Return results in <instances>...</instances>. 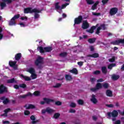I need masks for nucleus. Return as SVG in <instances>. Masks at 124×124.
<instances>
[{"instance_id": "f257e3e1", "label": "nucleus", "mask_w": 124, "mask_h": 124, "mask_svg": "<svg viewBox=\"0 0 124 124\" xmlns=\"http://www.w3.org/2000/svg\"><path fill=\"white\" fill-rule=\"evenodd\" d=\"M33 12H39L37 10V9L34 8L32 9V8L31 7H28L24 9V13L26 14H28V13H30L31 14L33 13Z\"/></svg>"}, {"instance_id": "f03ea898", "label": "nucleus", "mask_w": 124, "mask_h": 124, "mask_svg": "<svg viewBox=\"0 0 124 124\" xmlns=\"http://www.w3.org/2000/svg\"><path fill=\"white\" fill-rule=\"evenodd\" d=\"M82 21L83 16H79L78 17L75 18L74 26H75V25H80Z\"/></svg>"}, {"instance_id": "7ed1b4c3", "label": "nucleus", "mask_w": 124, "mask_h": 124, "mask_svg": "<svg viewBox=\"0 0 124 124\" xmlns=\"http://www.w3.org/2000/svg\"><path fill=\"white\" fill-rule=\"evenodd\" d=\"M43 100H44V101H41L40 104H41V105H44V104H45V103H46V104H50V102H55V100L52 99H50V98H43Z\"/></svg>"}, {"instance_id": "20e7f679", "label": "nucleus", "mask_w": 124, "mask_h": 124, "mask_svg": "<svg viewBox=\"0 0 124 124\" xmlns=\"http://www.w3.org/2000/svg\"><path fill=\"white\" fill-rule=\"evenodd\" d=\"M118 115L119 113L116 110L112 111V112H108V116L109 118H111V117H112V118H117Z\"/></svg>"}, {"instance_id": "39448f33", "label": "nucleus", "mask_w": 124, "mask_h": 124, "mask_svg": "<svg viewBox=\"0 0 124 124\" xmlns=\"http://www.w3.org/2000/svg\"><path fill=\"white\" fill-rule=\"evenodd\" d=\"M8 93L7 87H6L3 84H1L0 85V94H2V93Z\"/></svg>"}, {"instance_id": "423d86ee", "label": "nucleus", "mask_w": 124, "mask_h": 124, "mask_svg": "<svg viewBox=\"0 0 124 124\" xmlns=\"http://www.w3.org/2000/svg\"><path fill=\"white\" fill-rule=\"evenodd\" d=\"M43 63V58L41 57V56L38 57L37 59L35 61L34 63L35 65L36 66H38L39 64Z\"/></svg>"}, {"instance_id": "0eeeda50", "label": "nucleus", "mask_w": 124, "mask_h": 124, "mask_svg": "<svg viewBox=\"0 0 124 124\" xmlns=\"http://www.w3.org/2000/svg\"><path fill=\"white\" fill-rule=\"evenodd\" d=\"M118 10H119L117 7L112 8L109 11V15H110V16H114V15H116V14L118 13Z\"/></svg>"}, {"instance_id": "6e6552de", "label": "nucleus", "mask_w": 124, "mask_h": 124, "mask_svg": "<svg viewBox=\"0 0 124 124\" xmlns=\"http://www.w3.org/2000/svg\"><path fill=\"white\" fill-rule=\"evenodd\" d=\"M89 27H90V24L88 22L87 20H84L83 21V22L82 23V29L83 30H87V29H88Z\"/></svg>"}, {"instance_id": "1a4fd4ad", "label": "nucleus", "mask_w": 124, "mask_h": 124, "mask_svg": "<svg viewBox=\"0 0 124 124\" xmlns=\"http://www.w3.org/2000/svg\"><path fill=\"white\" fill-rule=\"evenodd\" d=\"M87 58H93L94 59H96V58L99 57V54L97 53H94L93 54H90L87 55Z\"/></svg>"}, {"instance_id": "9d476101", "label": "nucleus", "mask_w": 124, "mask_h": 124, "mask_svg": "<svg viewBox=\"0 0 124 124\" xmlns=\"http://www.w3.org/2000/svg\"><path fill=\"white\" fill-rule=\"evenodd\" d=\"M27 96H32V94L31 92H29L26 94L19 95L18 97L19 98H26Z\"/></svg>"}, {"instance_id": "9b49d317", "label": "nucleus", "mask_w": 124, "mask_h": 124, "mask_svg": "<svg viewBox=\"0 0 124 124\" xmlns=\"http://www.w3.org/2000/svg\"><path fill=\"white\" fill-rule=\"evenodd\" d=\"M91 101L93 103V104H96L97 102V99L95 98V95L93 94L92 95V98L91 99Z\"/></svg>"}, {"instance_id": "f8f14e48", "label": "nucleus", "mask_w": 124, "mask_h": 124, "mask_svg": "<svg viewBox=\"0 0 124 124\" xmlns=\"http://www.w3.org/2000/svg\"><path fill=\"white\" fill-rule=\"evenodd\" d=\"M24 108H26V109H34L35 108V106L32 105V104H29L28 106V105H25L24 106Z\"/></svg>"}, {"instance_id": "ddd939ff", "label": "nucleus", "mask_w": 124, "mask_h": 124, "mask_svg": "<svg viewBox=\"0 0 124 124\" xmlns=\"http://www.w3.org/2000/svg\"><path fill=\"white\" fill-rule=\"evenodd\" d=\"M21 58H22V54L21 53H17L15 57L16 61H17V62L21 60Z\"/></svg>"}, {"instance_id": "4468645a", "label": "nucleus", "mask_w": 124, "mask_h": 124, "mask_svg": "<svg viewBox=\"0 0 124 124\" xmlns=\"http://www.w3.org/2000/svg\"><path fill=\"white\" fill-rule=\"evenodd\" d=\"M0 100H3V104H7L8 102H9V100L8 99L6 98L5 97L2 96L0 98Z\"/></svg>"}, {"instance_id": "2eb2a0df", "label": "nucleus", "mask_w": 124, "mask_h": 124, "mask_svg": "<svg viewBox=\"0 0 124 124\" xmlns=\"http://www.w3.org/2000/svg\"><path fill=\"white\" fill-rule=\"evenodd\" d=\"M44 49L45 52H49L53 50V47H52V46H46V47H44Z\"/></svg>"}, {"instance_id": "dca6fc26", "label": "nucleus", "mask_w": 124, "mask_h": 124, "mask_svg": "<svg viewBox=\"0 0 124 124\" xmlns=\"http://www.w3.org/2000/svg\"><path fill=\"white\" fill-rule=\"evenodd\" d=\"M106 95L107 96H108L109 97H112L113 96V93L111 90H108L106 91Z\"/></svg>"}, {"instance_id": "f3484780", "label": "nucleus", "mask_w": 124, "mask_h": 124, "mask_svg": "<svg viewBox=\"0 0 124 124\" xmlns=\"http://www.w3.org/2000/svg\"><path fill=\"white\" fill-rule=\"evenodd\" d=\"M37 11H38V12H33V13H34V19H38V18H39V16H40L39 15V14H38V13H41V11H40L39 10H37Z\"/></svg>"}, {"instance_id": "a211bd4d", "label": "nucleus", "mask_w": 124, "mask_h": 124, "mask_svg": "<svg viewBox=\"0 0 124 124\" xmlns=\"http://www.w3.org/2000/svg\"><path fill=\"white\" fill-rule=\"evenodd\" d=\"M46 112L48 113V114H52L53 113H55L56 112V110L50 108H46Z\"/></svg>"}, {"instance_id": "6ab92c4d", "label": "nucleus", "mask_w": 124, "mask_h": 124, "mask_svg": "<svg viewBox=\"0 0 124 124\" xmlns=\"http://www.w3.org/2000/svg\"><path fill=\"white\" fill-rule=\"evenodd\" d=\"M119 78H120V76L117 75H115V74L112 75V76L111 77V78L114 81H117V80L119 79Z\"/></svg>"}, {"instance_id": "aec40b11", "label": "nucleus", "mask_w": 124, "mask_h": 124, "mask_svg": "<svg viewBox=\"0 0 124 124\" xmlns=\"http://www.w3.org/2000/svg\"><path fill=\"white\" fill-rule=\"evenodd\" d=\"M35 116H34V115H31L30 117V119L32 121L31 122V124H36V123H37V121H35Z\"/></svg>"}, {"instance_id": "412c9836", "label": "nucleus", "mask_w": 124, "mask_h": 124, "mask_svg": "<svg viewBox=\"0 0 124 124\" xmlns=\"http://www.w3.org/2000/svg\"><path fill=\"white\" fill-rule=\"evenodd\" d=\"M98 3H99V1H96V2L92 6V10H95V9H96L97 5H98Z\"/></svg>"}, {"instance_id": "4be33fe9", "label": "nucleus", "mask_w": 124, "mask_h": 124, "mask_svg": "<svg viewBox=\"0 0 124 124\" xmlns=\"http://www.w3.org/2000/svg\"><path fill=\"white\" fill-rule=\"evenodd\" d=\"M88 41L89 43H90L91 44H93V43H94L96 41V38H89L88 40Z\"/></svg>"}, {"instance_id": "5701e85b", "label": "nucleus", "mask_w": 124, "mask_h": 124, "mask_svg": "<svg viewBox=\"0 0 124 124\" xmlns=\"http://www.w3.org/2000/svg\"><path fill=\"white\" fill-rule=\"evenodd\" d=\"M69 72L70 73H73V74H78V70H77V69L74 68L73 69L69 71Z\"/></svg>"}, {"instance_id": "b1692460", "label": "nucleus", "mask_w": 124, "mask_h": 124, "mask_svg": "<svg viewBox=\"0 0 124 124\" xmlns=\"http://www.w3.org/2000/svg\"><path fill=\"white\" fill-rule=\"evenodd\" d=\"M20 76L21 77H22V78H23L24 80H25V81H31V78L29 77H26L23 74L20 75Z\"/></svg>"}, {"instance_id": "393cba45", "label": "nucleus", "mask_w": 124, "mask_h": 124, "mask_svg": "<svg viewBox=\"0 0 124 124\" xmlns=\"http://www.w3.org/2000/svg\"><path fill=\"white\" fill-rule=\"evenodd\" d=\"M65 78L66 81H71L72 80V77L70 75H66Z\"/></svg>"}, {"instance_id": "a878e982", "label": "nucleus", "mask_w": 124, "mask_h": 124, "mask_svg": "<svg viewBox=\"0 0 124 124\" xmlns=\"http://www.w3.org/2000/svg\"><path fill=\"white\" fill-rule=\"evenodd\" d=\"M28 72H29V73H30V74H32L33 73H35V70H34V69L33 68H30L28 70Z\"/></svg>"}, {"instance_id": "bb28decb", "label": "nucleus", "mask_w": 124, "mask_h": 124, "mask_svg": "<svg viewBox=\"0 0 124 124\" xmlns=\"http://www.w3.org/2000/svg\"><path fill=\"white\" fill-rule=\"evenodd\" d=\"M94 30H95V27L92 26L90 29L87 31L88 32H90V33H93Z\"/></svg>"}, {"instance_id": "cd10ccee", "label": "nucleus", "mask_w": 124, "mask_h": 124, "mask_svg": "<svg viewBox=\"0 0 124 124\" xmlns=\"http://www.w3.org/2000/svg\"><path fill=\"white\" fill-rule=\"evenodd\" d=\"M102 72L104 74H106L107 73V68L106 66H103L101 68Z\"/></svg>"}, {"instance_id": "c85d7f7f", "label": "nucleus", "mask_w": 124, "mask_h": 124, "mask_svg": "<svg viewBox=\"0 0 124 124\" xmlns=\"http://www.w3.org/2000/svg\"><path fill=\"white\" fill-rule=\"evenodd\" d=\"M17 63V62L16 61H10L9 62V64L10 65V66H11V67H13V66H14V65H15V64H16Z\"/></svg>"}, {"instance_id": "c756f323", "label": "nucleus", "mask_w": 124, "mask_h": 124, "mask_svg": "<svg viewBox=\"0 0 124 124\" xmlns=\"http://www.w3.org/2000/svg\"><path fill=\"white\" fill-rule=\"evenodd\" d=\"M95 88H96L97 90L102 89V85L101 84V83L98 82L96 84Z\"/></svg>"}, {"instance_id": "7c9ffc66", "label": "nucleus", "mask_w": 124, "mask_h": 124, "mask_svg": "<svg viewBox=\"0 0 124 124\" xmlns=\"http://www.w3.org/2000/svg\"><path fill=\"white\" fill-rule=\"evenodd\" d=\"M59 4H60L59 2L55 3V7L56 10H59V9H60L61 10V6L59 5Z\"/></svg>"}, {"instance_id": "2f4dec72", "label": "nucleus", "mask_w": 124, "mask_h": 124, "mask_svg": "<svg viewBox=\"0 0 124 124\" xmlns=\"http://www.w3.org/2000/svg\"><path fill=\"white\" fill-rule=\"evenodd\" d=\"M115 66H116V63H112L109 64L108 66V69H112V68H113V67H114Z\"/></svg>"}, {"instance_id": "473e14b6", "label": "nucleus", "mask_w": 124, "mask_h": 124, "mask_svg": "<svg viewBox=\"0 0 124 124\" xmlns=\"http://www.w3.org/2000/svg\"><path fill=\"white\" fill-rule=\"evenodd\" d=\"M37 49L40 51V53H44L45 52L44 48H43V47L42 46H38Z\"/></svg>"}, {"instance_id": "72a5a7b5", "label": "nucleus", "mask_w": 124, "mask_h": 124, "mask_svg": "<svg viewBox=\"0 0 124 124\" xmlns=\"http://www.w3.org/2000/svg\"><path fill=\"white\" fill-rule=\"evenodd\" d=\"M16 22H15V20L13 19L12 18L9 22V26H13V25H16Z\"/></svg>"}, {"instance_id": "f704fd0d", "label": "nucleus", "mask_w": 124, "mask_h": 124, "mask_svg": "<svg viewBox=\"0 0 124 124\" xmlns=\"http://www.w3.org/2000/svg\"><path fill=\"white\" fill-rule=\"evenodd\" d=\"M61 116V114L60 113H55L53 115V118L56 120H57L59 118H60Z\"/></svg>"}, {"instance_id": "c9c22d12", "label": "nucleus", "mask_w": 124, "mask_h": 124, "mask_svg": "<svg viewBox=\"0 0 124 124\" xmlns=\"http://www.w3.org/2000/svg\"><path fill=\"white\" fill-rule=\"evenodd\" d=\"M14 82H15V78H13L10 79H8L7 81V83L8 84H13V83H14Z\"/></svg>"}, {"instance_id": "e433bc0d", "label": "nucleus", "mask_w": 124, "mask_h": 124, "mask_svg": "<svg viewBox=\"0 0 124 124\" xmlns=\"http://www.w3.org/2000/svg\"><path fill=\"white\" fill-rule=\"evenodd\" d=\"M60 57H62V58H64L67 56V52H63L60 54L59 55Z\"/></svg>"}, {"instance_id": "4c0bfd02", "label": "nucleus", "mask_w": 124, "mask_h": 124, "mask_svg": "<svg viewBox=\"0 0 124 124\" xmlns=\"http://www.w3.org/2000/svg\"><path fill=\"white\" fill-rule=\"evenodd\" d=\"M20 18V14L16 15L12 17V19L15 21L16 19H19Z\"/></svg>"}, {"instance_id": "58836bf2", "label": "nucleus", "mask_w": 124, "mask_h": 124, "mask_svg": "<svg viewBox=\"0 0 124 124\" xmlns=\"http://www.w3.org/2000/svg\"><path fill=\"white\" fill-rule=\"evenodd\" d=\"M0 6L1 7V9H3L4 7L6 6V3H5L4 2H1L0 4Z\"/></svg>"}, {"instance_id": "ea45409f", "label": "nucleus", "mask_w": 124, "mask_h": 124, "mask_svg": "<svg viewBox=\"0 0 124 124\" xmlns=\"http://www.w3.org/2000/svg\"><path fill=\"white\" fill-rule=\"evenodd\" d=\"M1 0L3 2L7 3V4H9L10 3H12V0Z\"/></svg>"}, {"instance_id": "a19ab883", "label": "nucleus", "mask_w": 124, "mask_h": 124, "mask_svg": "<svg viewBox=\"0 0 124 124\" xmlns=\"http://www.w3.org/2000/svg\"><path fill=\"white\" fill-rule=\"evenodd\" d=\"M69 5V3H65V4H62L61 8V10H62V9H63V8H65L66 6H67V5Z\"/></svg>"}, {"instance_id": "79ce46f5", "label": "nucleus", "mask_w": 124, "mask_h": 124, "mask_svg": "<svg viewBox=\"0 0 124 124\" xmlns=\"http://www.w3.org/2000/svg\"><path fill=\"white\" fill-rule=\"evenodd\" d=\"M31 77L32 79H34L37 78V76L36 75L35 73H34L31 74Z\"/></svg>"}, {"instance_id": "37998d69", "label": "nucleus", "mask_w": 124, "mask_h": 124, "mask_svg": "<svg viewBox=\"0 0 124 124\" xmlns=\"http://www.w3.org/2000/svg\"><path fill=\"white\" fill-rule=\"evenodd\" d=\"M100 28H101V30H103V31H105V30H106V26L105 24H101Z\"/></svg>"}, {"instance_id": "c03bdc74", "label": "nucleus", "mask_w": 124, "mask_h": 124, "mask_svg": "<svg viewBox=\"0 0 124 124\" xmlns=\"http://www.w3.org/2000/svg\"><path fill=\"white\" fill-rule=\"evenodd\" d=\"M86 1L88 4H89L90 5L93 4V3H94V2L92 0H86Z\"/></svg>"}, {"instance_id": "a18cd8bd", "label": "nucleus", "mask_w": 124, "mask_h": 124, "mask_svg": "<svg viewBox=\"0 0 124 124\" xmlns=\"http://www.w3.org/2000/svg\"><path fill=\"white\" fill-rule=\"evenodd\" d=\"M78 103L79 105H83L84 101H83V100L79 99L78 101Z\"/></svg>"}, {"instance_id": "49530a36", "label": "nucleus", "mask_w": 124, "mask_h": 124, "mask_svg": "<svg viewBox=\"0 0 124 124\" xmlns=\"http://www.w3.org/2000/svg\"><path fill=\"white\" fill-rule=\"evenodd\" d=\"M103 87L104 88V89H107L108 88H109V83H105L103 84Z\"/></svg>"}, {"instance_id": "de8ad7c7", "label": "nucleus", "mask_w": 124, "mask_h": 124, "mask_svg": "<svg viewBox=\"0 0 124 124\" xmlns=\"http://www.w3.org/2000/svg\"><path fill=\"white\" fill-rule=\"evenodd\" d=\"M101 27H97V30H96V32H95V33L96 34H98L99 33H100V30H101Z\"/></svg>"}, {"instance_id": "09e8293b", "label": "nucleus", "mask_w": 124, "mask_h": 124, "mask_svg": "<svg viewBox=\"0 0 124 124\" xmlns=\"http://www.w3.org/2000/svg\"><path fill=\"white\" fill-rule=\"evenodd\" d=\"M19 87L22 88V89H26V88H27V85L25 83L21 84L19 85Z\"/></svg>"}, {"instance_id": "8fccbe9b", "label": "nucleus", "mask_w": 124, "mask_h": 124, "mask_svg": "<svg viewBox=\"0 0 124 124\" xmlns=\"http://www.w3.org/2000/svg\"><path fill=\"white\" fill-rule=\"evenodd\" d=\"M55 105H57V106H61V105H62V102L60 101H58L55 102Z\"/></svg>"}, {"instance_id": "3c124183", "label": "nucleus", "mask_w": 124, "mask_h": 124, "mask_svg": "<svg viewBox=\"0 0 124 124\" xmlns=\"http://www.w3.org/2000/svg\"><path fill=\"white\" fill-rule=\"evenodd\" d=\"M33 94L35 96H38V95H40V93L39 91H35Z\"/></svg>"}, {"instance_id": "603ef678", "label": "nucleus", "mask_w": 124, "mask_h": 124, "mask_svg": "<svg viewBox=\"0 0 124 124\" xmlns=\"http://www.w3.org/2000/svg\"><path fill=\"white\" fill-rule=\"evenodd\" d=\"M70 106L72 108H75V107H76V104H75V103L72 102L71 103Z\"/></svg>"}, {"instance_id": "864d4df0", "label": "nucleus", "mask_w": 124, "mask_h": 124, "mask_svg": "<svg viewBox=\"0 0 124 124\" xmlns=\"http://www.w3.org/2000/svg\"><path fill=\"white\" fill-rule=\"evenodd\" d=\"M108 62H115V57H113L112 58L109 59Z\"/></svg>"}, {"instance_id": "5fc2aeb1", "label": "nucleus", "mask_w": 124, "mask_h": 124, "mask_svg": "<svg viewBox=\"0 0 124 124\" xmlns=\"http://www.w3.org/2000/svg\"><path fill=\"white\" fill-rule=\"evenodd\" d=\"M30 114H31V112H30V111H29V110H25L24 111L25 116H29V115H30Z\"/></svg>"}, {"instance_id": "6e6d98bb", "label": "nucleus", "mask_w": 124, "mask_h": 124, "mask_svg": "<svg viewBox=\"0 0 124 124\" xmlns=\"http://www.w3.org/2000/svg\"><path fill=\"white\" fill-rule=\"evenodd\" d=\"M93 74L94 75H97V74H100V71L96 70L93 72Z\"/></svg>"}, {"instance_id": "4d7b16f0", "label": "nucleus", "mask_w": 124, "mask_h": 124, "mask_svg": "<svg viewBox=\"0 0 124 124\" xmlns=\"http://www.w3.org/2000/svg\"><path fill=\"white\" fill-rule=\"evenodd\" d=\"M108 1H109V0H102L103 5H105V4L108 3Z\"/></svg>"}, {"instance_id": "13d9d810", "label": "nucleus", "mask_w": 124, "mask_h": 124, "mask_svg": "<svg viewBox=\"0 0 124 124\" xmlns=\"http://www.w3.org/2000/svg\"><path fill=\"white\" fill-rule=\"evenodd\" d=\"M10 111H11V108H8L6 109H5L4 110V113H5L6 114H7V113H8V112H10Z\"/></svg>"}, {"instance_id": "bf43d9fd", "label": "nucleus", "mask_w": 124, "mask_h": 124, "mask_svg": "<svg viewBox=\"0 0 124 124\" xmlns=\"http://www.w3.org/2000/svg\"><path fill=\"white\" fill-rule=\"evenodd\" d=\"M92 14L94 16H99V15H100V13H95V12H93Z\"/></svg>"}, {"instance_id": "052dcab7", "label": "nucleus", "mask_w": 124, "mask_h": 124, "mask_svg": "<svg viewBox=\"0 0 124 124\" xmlns=\"http://www.w3.org/2000/svg\"><path fill=\"white\" fill-rule=\"evenodd\" d=\"M62 86V84L60 83H57L55 86H54V88H60Z\"/></svg>"}, {"instance_id": "680f3d73", "label": "nucleus", "mask_w": 124, "mask_h": 124, "mask_svg": "<svg viewBox=\"0 0 124 124\" xmlns=\"http://www.w3.org/2000/svg\"><path fill=\"white\" fill-rule=\"evenodd\" d=\"M90 81L91 82L92 84H93V83L95 82V78H90Z\"/></svg>"}, {"instance_id": "e2e57ef3", "label": "nucleus", "mask_w": 124, "mask_h": 124, "mask_svg": "<svg viewBox=\"0 0 124 124\" xmlns=\"http://www.w3.org/2000/svg\"><path fill=\"white\" fill-rule=\"evenodd\" d=\"M90 91H91V92H96V91H97V89H96V87L92 88L90 89Z\"/></svg>"}, {"instance_id": "0e129e2a", "label": "nucleus", "mask_w": 124, "mask_h": 124, "mask_svg": "<svg viewBox=\"0 0 124 124\" xmlns=\"http://www.w3.org/2000/svg\"><path fill=\"white\" fill-rule=\"evenodd\" d=\"M106 106H107V107H108L109 108H113V107H114V105L113 104H107L106 105Z\"/></svg>"}, {"instance_id": "69168bd1", "label": "nucleus", "mask_w": 124, "mask_h": 124, "mask_svg": "<svg viewBox=\"0 0 124 124\" xmlns=\"http://www.w3.org/2000/svg\"><path fill=\"white\" fill-rule=\"evenodd\" d=\"M19 87H20L19 85H18L17 84L14 86V89H16V90H19Z\"/></svg>"}, {"instance_id": "338daca9", "label": "nucleus", "mask_w": 124, "mask_h": 124, "mask_svg": "<svg viewBox=\"0 0 124 124\" xmlns=\"http://www.w3.org/2000/svg\"><path fill=\"white\" fill-rule=\"evenodd\" d=\"M75 112H76V110H75V109H70L69 110V113H75Z\"/></svg>"}, {"instance_id": "774afa93", "label": "nucleus", "mask_w": 124, "mask_h": 124, "mask_svg": "<svg viewBox=\"0 0 124 124\" xmlns=\"http://www.w3.org/2000/svg\"><path fill=\"white\" fill-rule=\"evenodd\" d=\"M114 124H121V120H117L114 122Z\"/></svg>"}]
</instances>
